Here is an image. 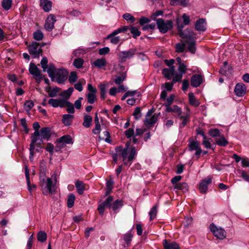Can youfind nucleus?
<instances>
[{
	"instance_id": "obj_1",
	"label": "nucleus",
	"mask_w": 249,
	"mask_h": 249,
	"mask_svg": "<svg viewBox=\"0 0 249 249\" xmlns=\"http://www.w3.org/2000/svg\"><path fill=\"white\" fill-rule=\"evenodd\" d=\"M47 72L52 81L64 84L68 78V71L64 68L56 69L53 64H50Z\"/></svg>"
},
{
	"instance_id": "obj_2",
	"label": "nucleus",
	"mask_w": 249,
	"mask_h": 249,
	"mask_svg": "<svg viewBox=\"0 0 249 249\" xmlns=\"http://www.w3.org/2000/svg\"><path fill=\"white\" fill-rule=\"evenodd\" d=\"M130 143L127 142L125 144V147L123 148V146H118L115 148L116 153H118L119 157L123 158L124 164L125 165H130L131 162L135 156L136 155L137 151L135 147H132L129 149Z\"/></svg>"
},
{
	"instance_id": "obj_3",
	"label": "nucleus",
	"mask_w": 249,
	"mask_h": 249,
	"mask_svg": "<svg viewBox=\"0 0 249 249\" xmlns=\"http://www.w3.org/2000/svg\"><path fill=\"white\" fill-rule=\"evenodd\" d=\"M40 186L44 195L52 194L55 190V183H53L52 179L50 178L46 179L44 176L40 177Z\"/></svg>"
},
{
	"instance_id": "obj_4",
	"label": "nucleus",
	"mask_w": 249,
	"mask_h": 249,
	"mask_svg": "<svg viewBox=\"0 0 249 249\" xmlns=\"http://www.w3.org/2000/svg\"><path fill=\"white\" fill-rule=\"evenodd\" d=\"M43 142V139L41 137L40 134V132H39L37 135L35 134V133H34L31 136V142L30 144V160H33L34 154H35V145H39L41 144Z\"/></svg>"
},
{
	"instance_id": "obj_5",
	"label": "nucleus",
	"mask_w": 249,
	"mask_h": 249,
	"mask_svg": "<svg viewBox=\"0 0 249 249\" xmlns=\"http://www.w3.org/2000/svg\"><path fill=\"white\" fill-rule=\"evenodd\" d=\"M178 35L180 37L186 39L188 40H193L196 38V34L192 30L187 29L184 31L182 30L183 25H180L178 23Z\"/></svg>"
},
{
	"instance_id": "obj_6",
	"label": "nucleus",
	"mask_w": 249,
	"mask_h": 249,
	"mask_svg": "<svg viewBox=\"0 0 249 249\" xmlns=\"http://www.w3.org/2000/svg\"><path fill=\"white\" fill-rule=\"evenodd\" d=\"M73 142L71 136L69 135L63 136L57 139L56 142L55 151H58L68 144H72Z\"/></svg>"
},
{
	"instance_id": "obj_7",
	"label": "nucleus",
	"mask_w": 249,
	"mask_h": 249,
	"mask_svg": "<svg viewBox=\"0 0 249 249\" xmlns=\"http://www.w3.org/2000/svg\"><path fill=\"white\" fill-rule=\"evenodd\" d=\"M128 27L126 26H123L122 27L119 28V29L115 30L112 33L108 35L106 39H110V42L113 44H117L120 41V38L119 36H116L119 33L122 32H124L127 30Z\"/></svg>"
},
{
	"instance_id": "obj_8",
	"label": "nucleus",
	"mask_w": 249,
	"mask_h": 249,
	"mask_svg": "<svg viewBox=\"0 0 249 249\" xmlns=\"http://www.w3.org/2000/svg\"><path fill=\"white\" fill-rule=\"evenodd\" d=\"M157 25L160 31L162 33H165L173 27V22L171 20L164 21L162 18H158L157 20Z\"/></svg>"
},
{
	"instance_id": "obj_9",
	"label": "nucleus",
	"mask_w": 249,
	"mask_h": 249,
	"mask_svg": "<svg viewBox=\"0 0 249 249\" xmlns=\"http://www.w3.org/2000/svg\"><path fill=\"white\" fill-rule=\"evenodd\" d=\"M136 53V49L131 48L127 51H122L119 53V59L121 62H124L127 59L132 58Z\"/></svg>"
},
{
	"instance_id": "obj_10",
	"label": "nucleus",
	"mask_w": 249,
	"mask_h": 249,
	"mask_svg": "<svg viewBox=\"0 0 249 249\" xmlns=\"http://www.w3.org/2000/svg\"><path fill=\"white\" fill-rule=\"evenodd\" d=\"M210 229L217 239L222 240L226 238V232L223 229L217 227L213 223L210 224Z\"/></svg>"
},
{
	"instance_id": "obj_11",
	"label": "nucleus",
	"mask_w": 249,
	"mask_h": 249,
	"mask_svg": "<svg viewBox=\"0 0 249 249\" xmlns=\"http://www.w3.org/2000/svg\"><path fill=\"white\" fill-rule=\"evenodd\" d=\"M188 150L190 151H196L195 153L196 159H198L200 157L201 153H202V149L200 146V144L198 142L196 141H191L188 143Z\"/></svg>"
},
{
	"instance_id": "obj_12",
	"label": "nucleus",
	"mask_w": 249,
	"mask_h": 249,
	"mask_svg": "<svg viewBox=\"0 0 249 249\" xmlns=\"http://www.w3.org/2000/svg\"><path fill=\"white\" fill-rule=\"evenodd\" d=\"M39 43L36 42H33L28 46V51L29 53L33 56L34 58L38 57L42 53V49L38 48Z\"/></svg>"
},
{
	"instance_id": "obj_13",
	"label": "nucleus",
	"mask_w": 249,
	"mask_h": 249,
	"mask_svg": "<svg viewBox=\"0 0 249 249\" xmlns=\"http://www.w3.org/2000/svg\"><path fill=\"white\" fill-rule=\"evenodd\" d=\"M29 71L30 73L36 78L37 81L39 82L42 80V76L41 71L35 64L31 63L30 64Z\"/></svg>"
},
{
	"instance_id": "obj_14",
	"label": "nucleus",
	"mask_w": 249,
	"mask_h": 249,
	"mask_svg": "<svg viewBox=\"0 0 249 249\" xmlns=\"http://www.w3.org/2000/svg\"><path fill=\"white\" fill-rule=\"evenodd\" d=\"M88 89L89 92L87 94L88 102L89 104H92L94 103L96 98L95 93L97 92V89L93 87L91 84L88 85Z\"/></svg>"
},
{
	"instance_id": "obj_15",
	"label": "nucleus",
	"mask_w": 249,
	"mask_h": 249,
	"mask_svg": "<svg viewBox=\"0 0 249 249\" xmlns=\"http://www.w3.org/2000/svg\"><path fill=\"white\" fill-rule=\"evenodd\" d=\"M204 76L201 74H195L191 78V85L194 88H197L203 82Z\"/></svg>"
},
{
	"instance_id": "obj_16",
	"label": "nucleus",
	"mask_w": 249,
	"mask_h": 249,
	"mask_svg": "<svg viewBox=\"0 0 249 249\" xmlns=\"http://www.w3.org/2000/svg\"><path fill=\"white\" fill-rule=\"evenodd\" d=\"M56 21L54 15L50 14L47 18L44 27L48 31H51L54 28V24Z\"/></svg>"
},
{
	"instance_id": "obj_17",
	"label": "nucleus",
	"mask_w": 249,
	"mask_h": 249,
	"mask_svg": "<svg viewBox=\"0 0 249 249\" xmlns=\"http://www.w3.org/2000/svg\"><path fill=\"white\" fill-rule=\"evenodd\" d=\"M212 179L210 177H207L203 179L199 183V190L201 194H206L208 190V186L211 183Z\"/></svg>"
},
{
	"instance_id": "obj_18",
	"label": "nucleus",
	"mask_w": 249,
	"mask_h": 249,
	"mask_svg": "<svg viewBox=\"0 0 249 249\" xmlns=\"http://www.w3.org/2000/svg\"><path fill=\"white\" fill-rule=\"evenodd\" d=\"M152 109L149 110L147 112L144 124L147 125H149L155 124L157 121V117L155 114L152 116L153 113Z\"/></svg>"
},
{
	"instance_id": "obj_19",
	"label": "nucleus",
	"mask_w": 249,
	"mask_h": 249,
	"mask_svg": "<svg viewBox=\"0 0 249 249\" xmlns=\"http://www.w3.org/2000/svg\"><path fill=\"white\" fill-rule=\"evenodd\" d=\"M246 91V87L243 83H238L236 85L234 88V92L235 94L239 96L242 97L244 96Z\"/></svg>"
},
{
	"instance_id": "obj_20",
	"label": "nucleus",
	"mask_w": 249,
	"mask_h": 249,
	"mask_svg": "<svg viewBox=\"0 0 249 249\" xmlns=\"http://www.w3.org/2000/svg\"><path fill=\"white\" fill-rule=\"evenodd\" d=\"M65 99L59 98L57 99L51 98L49 100L48 104L53 107H64V103Z\"/></svg>"
},
{
	"instance_id": "obj_21",
	"label": "nucleus",
	"mask_w": 249,
	"mask_h": 249,
	"mask_svg": "<svg viewBox=\"0 0 249 249\" xmlns=\"http://www.w3.org/2000/svg\"><path fill=\"white\" fill-rule=\"evenodd\" d=\"M175 72V66H171L169 69L164 68L162 70V73L167 79L170 80L174 76Z\"/></svg>"
},
{
	"instance_id": "obj_22",
	"label": "nucleus",
	"mask_w": 249,
	"mask_h": 249,
	"mask_svg": "<svg viewBox=\"0 0 249 249\" xmlns=\"http://www.w3.org/2000/svg\"><path fill=\"white\" fill-rule=\"evenodd\" d=\"M75 186L76 188L77 192L79 195L83 194L84 191L88 189V187H87L88 186L80 180L76 181Z\"/></svg>"
},
{
	"instance_id": "obj_23",
	"label": "nucleus",
	"mask_w": 249,
	"mask_h": 249,
	"mask_svg": "<svg viewBox=\"0 0 249 249\" xmlns=\"http://www.w3.org/2000/svg\"><path fill=\"white\" fill-rule=\"evenodd\" d=\"M163 245L164 249H180L176 242L168 241L166 239L163 240Z\"/></svg>"
},
{
	"instance_id": "obj_24",
	"label": "nucleus",
	"mask_w": 249,
	"mask_h": 249,
	"mask_svg": "<svg viewBox=\"0 0 249 249\" xmlns=\"http://www.w3.org/2000/svg\"><path fill=\"white\" fill-rule=\"evenodd\" d=\"M40 6L45 12H49L52 9V3L49 0H40Z\"/></svg>"
},
{
	"instance_id": "obj_25",
	"label": "nucleus",
	"mask_w": 249,
	"mask_h": 249,
	"mask_svg": "<svg viewBox=\"0 0 249 249\" xmlns=\"http://www.w3.org/2000/svg\"><path fill=\"white\" fill-rule=\"evenodd\" d=\"M206 21L203 18L197 20L195 24V29L198 31H204L206 30Z\"/></svg>"
},
{
	"instance_id": "obj_26",
	"label": "nucleus",
	"mask_w": 249,
	"mask_h": 249,
	"mask_svg": "<svg viewBox=\"0 0 249 249\" xmlns=\"http://www.w3.org/2000/svg\"><path fill=\"white\" fill-rule=\"evenodd\" d=\"M166 111L175 113L178 117L182 115V110L181 108L177 105L166 107Z\"/></svg>"
},
{
	"instance_id": "obj_27",
	"label": "nucleus",
	"mask_w": 249,
	"mask_h": 249,
	"mask_svg": "<svg viewBox=\"0 0 249 249\" xmlns=\"http://www.w3.org/2000/svg\"><path fill=\"white\" fill-rule=\"evenodd\" d=\"M40 134L43 139L48 140L51 136V129L49 127H42Z\"/></svg>"
},
{
	"instance_id": "obj_28",
	"label": "nucleus",
	"mask_w": 249,
	"mask_h": 249,
	"mask_svg": "<svg viewBox=\"0 0 249 249\" xmlns=\"http://www.w3.org/2000/svg\"><path fill=\"white\" fill-rule=\"evenodd\" d=\"M73 115L70 114H64L62 118V123L65 126H69L71 124L73 119Z\"/></svg>"
},
{
	"instance_id": "obj_29",
	"label": "nucleus",
	"mask_w": 249,
	"mask_h": 249,
	"mask_svg": "<svg viewBox=\"0 0 249 249\" xmlns=\"http://www.w3.org/2000/svg\"><path fill=\"white\" fill-rule=\"evenodd\" d=\"M107 64V62L106 59L105 58H101L97 59L95 61H94L92 63V65L98 68H101L103 67L106 66Z\"/></svg>"
},
{
	"instance_id": "obj_30",
	"label": "nucleus",
	"mask_w": 249,
	"mask_h": 249,
	"mask_svg": "<svg viewBox=\"0 0 249 249\" xmlns=\"http://www.w3.org/2000/svg\"><path fill=\"white\" fill-rule=\"evenodd\" d=\"M25 177H26L27 184H28V188L29 191L31 192L32 189L36 188V185H34V184H33L32 186H31L30 184L29 171L27 166L25 167Z\"/></svg>"
},
{
	"instance_id": "obj_31",
	"label": "nucleus",
	"mask_w": 249,
	"mask_h": 249,
	"mask_svg": "<svg viewBox=\"0 0 249 249\" xmlns=\"http://www.w3.org/2000/svg\"><path fill=\"white\" fill-rule=\"evenodd\" d=\"M174 187L176 189L181 190L183 192H187L188 190V186L186 182L178 183Z\"/></svg>"
},
{
	"instance_id": "obj_32",
	"label": "nucleus",
	"mask_w": 249,
	"mask_h": 249,
	"mask_svg": "<svg viewBox=\"0 0 249 249\" xmlns=\"http://www.w3.org/2000/svg\"><path fill=\"white\" fill-rule=\"evenodd\" d=\"M219 138L215 139L216 144L220 146H225L228 144V142L226 140L223 135L219 136Z\"/></svg>"
},
{
	"instance_id": "obj_33",
	"label": "nucleus",
	"mask_w": 249,
	"mask_h": 249,
	"mask_svg": "<svg viewBox=\"0 0 249 249\" xmlns=\"http://www.w3.org/2000/svg\"><path fill=\"white\" fill-rule=\"evenodd\" d=\"M64 105V107H67V111L68 112L71 114L74 113V106L72 103L65 100Z\"/></svg>"
},
{
	"instance_id": "obj_34",
	"label": "nucleus",
	"mask_w": 249,
	"mask_h": 249,
	"mask_svg": "<svg viewBox=\"0 0 249 249\" xmlns=\"http://www.w3.org/2000/svg\"><path fill=\"white\" fill-rule=\"evenodd\" d=\"M188 96L189 103L191 105L195 107H197L199 105V102L196 100L195 97L193 93H189Z\"/></svg>"
},
{
	"instance_id": "obj_35",
	"label": "nucleus",
	"mask_w": 249,
	"mask_h": 249,
	"mask_svg": "<svg viewBox=\"0 0 249 249\" xmlns=\"http://www.w3.org/2000/svg\"><path fill=\"white\" fill-rule=\"evenodd\" d=\"M113 183L114 182L112 179H110L107 181L105 193L106 196L108 195L111 193L113 188Z\"/></svg>"
},
{
	"instance_id": "obj_36",
	"label": "nucleus",
	"mask_w": 249,
	"mask_h": 249,
	"mask_svg": "<svg viewBox=\"0 0 249 249\" xmlns=\"http://www.w3.org/2000/svg\"><path fill=\"white\" fill-rule=\"evenodd\" d=\"M73 91V88L72 87H70L68 88L67 90L62 91L60 95L63 97L65 98L66 99H68L70 97Z\"/></svg>"
},
{
	"instance_id": "obj_37",
	"label": "nucleus",
	"mask_w": 249,
	"mask_h": 249,
	"mask_svg": "<svg viewBox=\"0 0 249 249\" xmlns=\"http://www.w3.org/2000/svg\"><path fill=\"white\" fill-rule=\"evenodd\" d=\"M92 121V117L89 115H85L84 117V122L83 125L86 128H89L90 126Z\"/></svg>"
},
{
	"instance_id": "obj_38",
	"label": "nucleus",
	"mask_w": 249,
	"mask_h": 249,
	"mask_svg": "<svg viewBox=\"0 0 249 249\" xmlns=\"http://www.w3.org/2000/svg\"><path fill=\"white\" fill-rule=\"evenodd\" d=\"M179 118L182 119V122L179 124V127L180 128L184 127L187 124V123L189 121L190 115L187 114L185 115H181Z\"/></svg>"
},
{
	"instance_id": "obj_39",
	"label": "nucleus",
	"mask_w": 249,
	"mask_h": 249,
	"mask_svg": "<svg viewBox=\"0 0 249 249\" xmlns=\"http://www.w3.org/2000/svg\"><path fill=\"white\" fill-rule=\"evenodd\" d=\"M128 27L127 30H129L130 33L133 35V37L134 38H136L138 36H140L141 35V32L139 31L138 29L136 27L133 26H127Z\"/></svg>"
},
{
	"instance_id": "obj_40",
	"label": "nucleus",
	"mask_w": 249,
	"mask_h": 249,
	"mask_svg": "<svg viewBox=\"0 0 249 249\" xmlns=\"http://www.w3.org/2000/svg\"><path fill=\"white\" fill-rule=\"evenodd\" d=\"M75 200V196L73 194H70L68 196L67 205L70 208L72 207Z\"/></svg>"
},
{
	"instance_id": "obj_41",
	"label": "nucleus",
	"mask_w": 249,
	"mask_h": 249,
	"mask_svg": "<svg viewBox=\"0 0 249 249\" xmlns=\"http://www.w3.org/2000/svg\"><path fill=\"white\" fill-rule=\"evenodd\" d=\"M123 205V201L118 199L112 203L111 208H112L113 211H116L118 209L121 208Z\"/></svg>"
},
{
	"instance_id": "obj_42",
	"label": "nucleus",
	"mask_w": 249,
	"mask_h": 249,
	"mask_svg": "<svg viewBox=\"0 0 249 249\" xmlns=\"http://www.w3.org/2000/svg\"><path fill=\"white\" fill-rule=\"evenodd\" d=\"M157 214V207L156 205L154 206L150 210L149 215L150 216V220H153L154 219Z\"/></svg>"
},
{
	"instance_id": "obj_43",
	"label": "nucleus",
	"mask_w": 249,
	"mask_h": 249,
	"mask_svg": "<svg viewBox=\"0 0 249 249\" xmlns=\"http://www.w3.org/2000/svg\"><path fill=\"white\" fill-rule=\"evenodd\" d=\"M12 0H3L1 2V5L3 8L5 10H9L12 6Z\"/></svg>"
},
{
	"instance_id": "obj_44",
	"label": "nucleus",
	"mask_w": 249,
	"mask_h": 249,
	"mask_svg": "<svg viewBox=\"0 0 249 249\" xmlns=\"http://www.w3.org/2000/svg\"><path fill=\"white\" fill-rule=\"evenodd\" d=\"M47 239V234L43 231H39L37 233V240L43 243Z\"/></svg>"
},
{
	"instance_id": "obj_45",
	"label": "nucleus",
	"mask_w": 249,
	"mask_h": 249,
	"mask_svg": "<svg viewBox=\"0 0 249 249\" xmlns=\"http://www.w3.org/2000/svg\"><path fill=\"white\" fill-rule=\"evenodd\" d=\"M186 43L188 45V51L191 53H195L196 52V46H195V41L194 40H191L189 42H187Z\"/></svg>"
},
{
	"instance_id": "obj_46",
	"label": "nucleus",
	"mask_w": 249,
	"mask_h": 249,
	"mask_svg": "<svg viewBox=\"0 0 249 249\" xmlns=\"http://www.w3.org/2000/svg\"><path fill=\"white\" fill-rule=\"evenodd\" d=\"M84 63V60L81 58H76L74 60L73 64L77 69L82 68Z\"/></svg>"
},
{
	"instance_id": "obj_47",
	"label": "nucleus",
	"mask_w": 249,
	"mask_h": 249,
	"mask_svg": "<svg viewBox=\"0 0 249 249\" xmlns=\"http://www.w3.org/2000/svg\"><path fill=\"white\" fill-rule=\"evenodd\" d=\"M208 133L210 136L213 138L221 136L219 130L217 128L210 129Z\"/></svg>"
},
{
	"instance_id": "obj_48",
	"label": "nucleus",
	"mask_w": 249,
	"mask_h": 249,
	"mask_svg": "<svg viewBox=\"0 0 249 249\" xmlns=\"http://www.w3.org/2000/svg\"><path fill=\"white\" fill-rule=\"evenodd\" d=\"M33 36L35 40L40 41L43 39L44 35L41 31L37 30L34 33Z\"/></svg>"
},
{
	"instance_id": "obj_49",
	"label": "nucleus",
	"mask_w": 249,
	"mask_h": 249,
	"mask_svg": "<svg viewBox=\"0 0 249 249\" xmlns=\"http://www.w3.org/2000/svg\"><path fill=\"white\" fill-rule=\"evenodd\" d=\"M40 64L43 71H47L49 65H48V60L46 57H43L41 60Z\"/></svg>"
},
{
	"instance_id": "obj_50",
	"label": "nucleus",
	"mask_w": 249,
	"mask_h": 249,
	"mask_svg": "<svg viewBox=\"0 0 249 249\" xmlns=\"http://www.w3.org/2000/svg\"><path fill=\"white\" fill-rule=\"evenodd\" d=\"M132 237L133 234L131 233L130 231H128V232L124 234V239L127 245H129L130 244L132 240Z\"/></svg>"
},
{
	"instance_id": "obj_51",
	"label": "nucleus",
	"mask_w": 249,
	"mask_h": 249,
	"mask_svg": "<svg viewBox=\"0 0 249 249\" xmlns=\"http://www.w3.org/2000/svg\"><path fill=\"white\" fill-rule=\"evenodd\" d=\"M78 79L76 72L75 71H72L70 73L68 80L70 83H73L75 82Z\"/></svg>"
},
{
	"instance_id": "obj_52",
	"label": "nucleus",
	"mask_w": 249,
	"mask_h": 249,
	"mask_svg": "<svg viewBox=\"0 0 249 249\" xmlns=\"http://www.w3.org/2000/svg\"><path fill=\"white\" fill-rule=\"evenodd\" d=\"M175 99V96L173 94L170 95L166 100V102L164 104V106L166 107H170Z\"/></svg>"
},
{
	"instance_id": "obj_53",
	"label": "nucleus",
	"mask_w": 249,
	"mask_h": 249,
	"mask_svg": "<svg viewBox=\"0 0 249 249\" xmlns=\"http://www.w3.org/2000/svg\"><path fill=\"white\" fill-rule=\"evenodd\" d=\"M113 200V197L111 196H109L106 200L102 203L106 207L110 208L111 207V203Z\"/></svg>"
},
{
	"instance_id": "obj_54",
	"label": "nucleus",
	"mask_w": 249,
	"mask_h": 249,
	"mask_svg": "<svg viewBox=\"0 0 249 249\" xmlns=\"http://www.w3.org/2000/svg\"><path fill=\"white\" fill-rule=\"evenodd\" d=\"M34 103L31 100L26 101L24 103V108L27 111H29L34 107Z\"/></svg>"
},
{
	"instance_id": "obj_55",
	"label": "nucleus",
	"mask_w": 249,
	"mask_h": 249,
	"mask_svg": "<svg viewBox=\"0 0 249 249\" xmlns=\"http://www.w3.org/2000/svg\"><path fill=\"white\" fill-rule=\"evenodd\" d=\"M178 71L179 73L182 74H185L187 71V66L184 63L178 65Z\"/></svg>"
},
{
	"instance_id": "obj_56",
	"label": "nucleus",
	"mask_w": 249,
	"mask_h": 249,
	"mask_svg": "<svg viewBox=\"0 0 249 249\" xmlns=\"http://www.w3.org/2000/svg\"><path fill=\"white\" fill-rule=\"evenodd\" d=\"M211 139L207 138V137L203 139L202 144L204 145L205 147L207 149L211 148V143L210 140Z\"/></svg>"
},
{
	"instance_id": "obj_57",
	"label": "nucleus",
	"mask_w": 249,
	"mask_h": 249,
	"mask_svg": "<svg viewBox=\"0 0 249 249\" xmlns=\"http://www.w3.org/2000/svg\"><path fill=\"white\" fill-rule=\"evenodd\" d=\"M123 18L126 20L130 21L131 23H133L135 21L134 17L129 13L124 14L123 15Z\"/></svg>"
},
{
	"instance_id": "obj_58",
	"label": "nucleus",
	"mask_w": 249,
	"mask_h": 249,
	"mask_svg": "<svg viewBox=\"0 0 249 249\" xmlns=\"http://www.w3.org/2000/svg\"><path fill=\"white\" fill-rule=\"evenodd\" d=\"M174 76L173 78V83H176L177 82H179L181 81L183 74L181 73H176L174 74Z\"/></svg>"
},
{
	"instance_id": "obj_59",
	"label": "nucleus",
	"mask_w": 249,
	"mask_h": 249,
	"mask_svg": "<svg viewBox=\"0 0 249 249\" xmlns=\"http://www.w3.org/2000/svg\"><path fill=\"white\" fill-rule=\"evenodd\" d=\"M185 49V44L184 43H177L176 45V51L178 53H182Z\"/></svg>"
},
{
	"instance_id": "obj_60",
	"label": "nucleus",
	"mask_w": 249,
	"mask_h": 249,
	"mask_svg": "<svg viewBox=\"0 0 249 249\" xmlns=\"http://www.w3.org/2000/svg\"><path fill=\"white\" fill-rule=\"evenodd\" d=\"M110 51V49L108 47H104L99 50L98 53L101 55H106Z\"/></svg>"
},
{
	"instance_id": "obj_61",
	"label": "nucleus",
	"mask_w": 249,
	"mask_h": 249,
	"mask_svg": "<svg viewBox=\"0 0 249 249\" xmlns=\"http://www.w3.org/2000/svg\"><path fill=\"white\" fill-rule=\"evenodd\" d=\"M59 91V88H54L53 89L51 90L49 93L48 95L49 97H55L57 95V92Z\"/></svg>"
},
{
	"instance_id": "obj_62",
	"label": "nucleus",
	"mask_w": 249,
	"mask_h": 249,
	"mask_svg": "<svg viewBox=\"0 0 249 249\" xmlns=\"http://www.w3.org/2000/svg\"><path fill=\"white\" fill-rule=\"evenodd\" d=\"M20 124H21V126L23 127V128L24 130L25 131V132L26 133H28L29 130L27 127L26 120L25 118H22L20 120Z\"/></svg>"
},
{
	"instance_id": "obj_63",
	"label": "nucleus",
	"mask_w": 249,
	"mask_h": 249,
	"mask_svg": "<svg viewBox=\"0 0 249 249\" xmlns=\"http://www.w3.org/2000/svg\"><path fill=\"white\" fill-rule=\"evenodd\" d=\"M141 113V108L139 107H137L133 113V115L134 116L136 120L139 119L141 117V115H140Z\"/></svg>"
},
{
	"instance_id": "obj_64",
	"label": "nucleus",
	"mask_w": 249,
	"mask_h": 249,
	"mask_svg": "<svg viewBox=\"0 0 249 249\" xmlns=\"http://www.w3.org/2000/svg\"><path fill=\"white\" fill-rule=\"evenodd\" d=\"M134 130L132 128H129L125 132V136L127 138H131L132 136L134 135Z\"/></svg>"
}]
</instances>
